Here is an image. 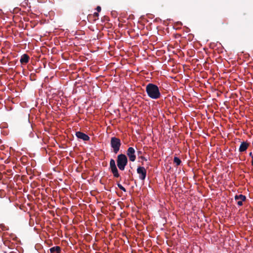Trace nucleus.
<instances>
[{
	"mask_svg": "<svg viewBox=\"0 0 253 253\" xmlns=\"http://www.w3.org/2000/svg\"><path fill=\"white\" fill-rule=\"evenodd\" d=\"M146 92L148 96L153 99H158L161 96L158 86L153 84L149 83L146 86Z\"/></svg>",
	"mask_w": 253,
	"mask_h": 253,
	"instance_id": "f257e3e1",
	"label": "nucleus"
},
{
	"mask_svg": "<svg viewBox=\"0 0 253 253\" xmlns=\"http://www.w3.org/2000/svg\"><path fill=\"white\" fill-rule=\"evenodd\" d=\"M110 144L113 152L117 154L119 152L121 145L120 139L116 137H113L111 138Z\"/></svg>",
	"mask_w": 253,
	"mask_h": 253,
	"instance_id": "f03ea898",
	"label": "nucleus"
},
{
	"mask_svg": "<svg viewBox=\"0 0 253 253\" xmlns=\"http://www.w3.org/2000/svg\"><path fill=\"white\" fill-rule=\"evenodd\" d=\"M110 169L115 177H119L120 174L117 168L115 161L114 159H111L110 162Z\"/></svg>",
	"mask_w": 253,
	"mask_h": 253,
	"instance_id": "7ed1b4c3",
	"label": "nucleus"
},
{
	"mask_svg": "<svg viewBox=\"0 0 253 253\" xmlns=\"http://www.w3.org/2000/svg\"><path fill=\"white\" fill-rule=\"evenodd\" d=\"M137 172L139 174V178L144 180L146 176V170L143 167H138L137 169Z\"/></svg>",
	"mask_w": 253,
	"mask_h": 253,
	"instance_id": "20e7f679",
	"label": "nucleus"
},
{
	"mask_svg": "<svg viewBox=\"0 0 253 253\" xmlns=\"http://www.w3.org/2000/svg\"><path fill=\"white\" fill-rule=\"evenodd\" d=\"M127 163V159H117V166L119 169L123 170Z\"/></svg>",
	"mask_w": 253,
	"mask_h": 253,
	"instance_id": "39448f33",
	"label": "nucleus"
},
{
	"mask_svg": "<svg viewBox=\"0 0 253 253\" xmlns=\"http://www.w3.org/2000/svg\"><path fill=\"white\" fill-rule=\"evenodd\" d=\"M76 136L79 139H82L84 141H88L90 139L89 137L87 134L81 131L76 132Z\"/></svg>",
	"mask_w": 253,
	"mask_h": 253,
	"instance_id": "423d86ee",
	"label": "nucleus"
},
{
	"mask_svg": "<svg viewBox=\"0 0 253 253\" xmlns=\"http://www.w3.org/2000/svg\"><path fill=\"white\" fill-rule=\"evenodd\" d=\"M249 145H250V143L247 142H245V141L242 142L241 143V144H240L239 148V152H245V151H246L247 150V149L249 147Z\"/></svg>",
	"mask_w": 253,
	"mask_h": 253,
	"instance_id": "0eeeda50",
	"label": "nucleus"
},
{
	"mask_svg": "<svg viewBox=\"0 0 253 253\" xmlns=\"http://www.w3.org/2000/svg\"><path fill=\"white\" fill-rule=\"evenodd\" d=\"M127 155L129 158H136L135 151L133 147H129L127 150Z\"/></svg>",
	"mask_w": 253,
	"mask_h": 253,
	"instance_id": "6e6552de",
	"label": "nucleus"
},
{
	"mask_svg": "<svg viewBox=\"0 0 253 253\" xmlns=\"http://www.w3.org/2000/svg\"><path fill=\"white\" fill-rule=\"evenodd\" d=\"M30 57L27 54H23L20 59V62L22 64H26L29 61Z\"/></svg>",
	"mask_w": 253,
	"mask_h": 253,
	"instance_id": "1a4fd4ad",
	"label": "nucleus"
},
{
	"mask_svg": "<svg viewBox=\"0 0 253 253\" xmlns=\"http://www.w3.org/2000/svg\"><path fill=\"white\" fill-rule=\"evenodd\" d=\"M50 253H60L61 248L59 246H55L49 249Z\"/></svg>",
	"mask_w": 253,
	"mask_h": 253,
	"instance_id": "9d476101",
	"label": "nucleus"
},
{
	"mask_svg": "<svg viewBox=\"0 0 253 253\" xmlns=\"http://www.w3.org/2000/svg\"><path fill=\"white\" fill-rule=\"evenodd\" d=\"M235 199L236 200L240 199V200H242V201H245L246 199V197L245 196L240 194L239 195H236L235 196Z\"/></svg>",
	"mask_w": 253,
	"mask_h": 253,
	"instance_id": "9b49d317",
	"label": "nucleus"
},
{
	"mask_svg": "<svg viewBox=\"0 0 253 253\" xmlns=\"http://www.w3.org/2000/svg\"><path fill=\"white\" fill-rule=\"evenodd\" d=\"M173 163L175 164V166L179 165L181 162L180 159H173Z\"/></svg>",
	"mask_w": 253,
	"mask_h": 253,
	"instance_id": "f8f14e48",
	"label": "nucleus"
},
{
	"mask_svg": "<svg viewBox=\"0 0 253 253\" xmlns=\"http://www.w3.org/2000/svg\"><path fill=\"white\" fill-rule=\"evenodd\" d=\"M142 153L143 152L139 150L137 151L138 158H145L144 156L142 155Z\"/></svg>",
	"mask_w": 253,
	"mask_h": 253,
	"instance_id": "ddd939ff",
	"label": "nucleus"
},
{
	"mask_svg": "<svg viewBox=\"0 0 253 253\" xmlns=\"http://www.w3.org/2000/svg\"><path fill=\"white\" fill-rule=\"evenodd\" d=\"M117 185L118 186V187L121 189L122 190V191H124V192H126V189H125V188L124 187H123L121 184L120 183H118L117 184Z\"/></svg>",
	"mask_w": 253,
	"mask_h": 253,
	"instance_id": "4468645a",
	"label": "nucleus"
},
{
	"mask_svg": "<svg viewBox=\"0 0 253 253\" xmlns=\"http://www.w3.org/2000/svg\"><path fill=\"white\" fill-rule=\"evenodd\" d=\"M117 158H127L126 156L123 154H120L118 156Z\"/></svg>",
	"mask_w": 253,
	"mask_h": 253,
	"instance_id": "2eb2a0df",
	"label": "nucleus"
},
{
	"mask_svg": "<svg viewBox=\"0 0 253 253\" xmlns=\"http://www.w3.org/2000/svg\"><path fill=\"white\" fill-rule=\"evenodd\" d=\"M243 201H242V200L238 201L237 202L238 205L239 206H242L243 205Z\"/></svg>",
	"mask_w": 253,
	"mask_h": 253,
	"instance_id": "dca6fc26",
	"label": "nucleus"
},
{
	"mask_svg": "<svg viewBox=\"0 0 253 253\" xmlns=\"http://www.w3.org/2000/svg\"><path fill=\"white\" fill-rule=\"evenodd\" d=\"M96 10L98 12H100L101 10V8L100 6H97L96 7Z\"/></svg>",
	"mask_w": 253,
	"mask_h": 253,
	"instance_id": "f3484780",
	"label": "nucleus"
},
{
	"mask_svg": "<svg viewBox=\"0 0 253 253\" xmlns=\"http://www.w3.org/2000/svg\"><path fill=\"white\" fill-rule=\"evenodd\" d=\"M99 16V14L98 12H94L93 14V16L95 17H98Z\"/></svg>",
	"mask_w": 253,
	"mask_h": 253,
	"instance_id": "a211bd4d",
	"label": "nucleus"
},
{
	"mask_svg": "<svg viewBox=\"0 0 253 253\" xmlns=\"http://www.w3.org/2000/svg\"><path fill=\"white\" fill-rule=\"evenodd\" d=\"M249 155L252 157V158H253V152L252 151H250L249 153Z\"/></svg>",
	"mask_w": 253,
	"mask_h": 253,
	"instance_id": "6ab92c4d",
	"label": "nucleus"
},
{
	"mask_svg": "<svg viewBox=\"0 0 253 253\" xmlns=\"http://www.w3.org/2000/svg\"><path fill=\"white\" fill-rule=\"evenodd\" d=\"M49 160L50 161V163H54V159H49Z\"/></svg>",
	"mask_w": 253,
	"mask_h": 253,
	"instance_id": "aec40b11",
	"label": "nucleus"
},
{
	"mask_svg": "<svg viewBox=\"0 0 253 253\" xmlns=\"http://www.w3.org/2000/svg\"><path fill=\"white\" fill-rule=\"evenodd\" d=\"M9 162V161L8 159H6V160L4 161L5 163H8Z\"/></svg>",
	"mask_w": 253,
	"mask_h": 253,
	"instance_id": "412c9836",
	"label": "nucleus"
},
{
	"mask_svg": "<svg viewBox=\"0 0 253 253\" xmlns=\"http://www.w3.org/2000/svg\"><path fill=\"white\" fill-rule=\"evenodd\" d=\"M135 160V159H130V161H132V162L134 161V160Z\"/></svg>",
	"mask_w": 253,
	"mask_h": 253,
	"instance_id": "4be33fe9",
	"label": "nucleus"
},
{
	"mask_svg": "<svg viewBox=\"0 0 253 253\" xmlns=\"http://www.w3.org/2000/svg\"><path fill=\"white\" fill-rule=\"evenodd\" d=\"M252 165L253 166V159H252Z\"/></svg>",
	"mask_w": 253,
	"mask_h": 253,
	"instance_id": "5701e85b",
	"label": "nucleus"
},
{
	"mask_svg": "<svg viewBox=\"0 0 253 253\" xmlns=\"http://www.w3.org/2000/svg\"><path fill=\"white\" fill-rule=\"evenodd\" d=\"M174 159L178 158L177 157H174Z\"/></svg>",
	"mask_w": 253,
	"mask_h": 253,
	"instance_id": "b1692460",
	"label": "nucleus"
},
{
	"mask_svg": "<svg viewBox=\"0 0 253 253\" xmlns=\"http://www.w3.org/2000/svg\"><path fill=\"white\" fill-rule=\"evenodd\" d=\"M59 164H61V161H60Z\"/></svg>",
	"mask_w": 253,
	"mask_h": 253,
	"instance_id": "393cba45",
	"label": "nucleus"
}]
</instances>
